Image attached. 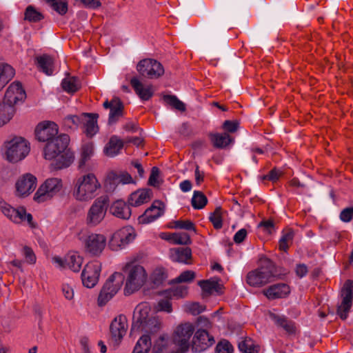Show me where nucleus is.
Returning a JSON list of instances; mask_svg holds the SVG:
<instances>
[{
  "label": "nucleus",
  "mask_w": 353,
  "mask_h": 353,
  "mask_svg": "<svg viewBox=\"0 0 353 353\" xmlns=\"http://www.w3.org/2000/svg\"><path fill=\"white\" fill-rule=\"evenodd\" d=\"M36 64L41 72L47 75H51L54 71L53 59L48 55L43 54L35 58Z\"/></svg>",
  "instance_id": "473e14b6"
},
{
  "label": "nucleus",
  "mask_w": 353,
  "mask_h": 353,
  "mask_svg": "<svg viewBox=\"0 0 353 353\" xmlns=\"http://www.w3.org/2000/svg\"><path fill=\"white\" fill-rule=\"evenodd\" d=\"M0 210L5 216L14 223H19L27 221L30 225H32V216L27 213L23 207L15 209L6 203Z\"/></svg>",
  "instance_id": "f3484780"
},
{
  "label": "nucleus",
  "mask_w": 353,
  "mask_h": 353,
  "mask_svg": "<svg viewBox=\"0 0 353 353\" xmlns=\"http://www.w3.org/2000/svg\"><path fill=\"white\" fill-rule=\"evenodd\" d=\"M110 212L113 216L123 220L129 219L132 214L129 204L121 200L116 201L111 204Z\"/></svg>",
  "instance_id": "cd10ccee"
},
{
  "label": "nucleus",
  "mask_w": 353,
  "mask_h": 353,
  "mask_svg": "<svg viewBox=\"0 0 353 353\" xmlns=\"http://www.w3.org/2000/svg\"><path fill=\"white\" fill-rule=\"evenodd\" d=\"M238 346L242 353H259L260 351V346L250 337L241 338Z\"/></svg>",
  "instance_id": "4c0bfd02"
},
{
  "label": "nucleus",
  "mask_w": 353,
  "mask_h": 353,
  "mask_svg": "<svg viewBox=\"0 0 353 353\" xmlns=\"http://www.w3.org/2000/svg\"><path fill=\"white\" fill-rule=\"evenodd\" d=\"M37 179L31 174H26L21 176L16 183L17 194L26 196L32 193L36 188Z\"/></svg>",
  "instance_id": "b1692460"
},
{
  "label": "nucleus",
  "mask_w": 353,
  "mask_h": 353,
  "mask_svg": "<svg viewBox=\"0 0 353 353\" xmlns=\"http://www.w3.org/2000/svg\"><path fill=\"white\" fill-rule=\"evenodd\" d=\"M108 201L107 196H101L95 199L87 213L86 223L88 225H97L103 220Z\"/></svg>",
  "instance_id": "1a4fd4ad"
},
{
  "label": "nucleus",
  "mask_w": 353,
  "mask_h": 353,
  "mask_svg": "<svg viewBox=\"0 0 353 353\" xmlns=\"http://www.w3.org/2000/svg\"><path fill=\"white\" fill-rule=\"evenodd\" d=\"M125 274L124 294L130 295L139 290L145 283L147 274L143 266L134 262L127 263L123 268Z\"/></svg>",
  "instance_id": "39448f33"
},
{
  "label": "nucleus",
  "mask_w": 353,
  "mask_h": 353,
  "mask_svg": "<svg viewBox=\"0 0 353 353\" xmlns=\"http://www.w3.org/2000/svg\"><path fill=\"white\" fill-rule=\"evenodd\" d=\"M164 212V204L159 201H154L150 207H149L145 212L139 217V222L143 224L153 222Z\"/></svg>",
  "instance_id": "5701e85b"
},
{
  "label": "nucleus",
  "mask_w": 353,
  "mask_h": 353,
  "mask_svg": "<svg viewBox=\"0 0 353 353\" xmlns=\"http://www.w3.org/2000/svg\"><path fill=\"white\" fill-rule=\"evenodd\" d=\"M52 261L59 268H68L74 272H79L83 263V258L75 252H69L63 259L54 256Z\"/></svg>",
  "instance_id": "6ab92c4d"
},
{
  "label": "nucleus",
  "mask_w": 353,
  "mask_h": 353,
  "mask_svg": "<svg viewBox=\"0 0 353 353\" xmlns=\"http://www.w3.org/2000/svg\"><path fill=\"white\" fill-rule=\"evenodd\" d=\"M170 256L174 262L188 264L192 257V251L190 248H175L170 250Z\"/></svg>",
  "instance_id": "2f4dec72"
},
{
  "label": "nucleus",
  "mask_w": 353,
  "mask_h": 353,
  "mask_svg": "<svg viewBox=\"0 0 353 353\" xmlns=\"http://www.w3.org/2000/svg\"><path fill=\"white\" fill-rule=\"evenodd\" d=\"M46 2L61 15H64L68 11L67 0H46Z\"/></svg>",
  "instance_id": "a18cd8bd"
},
{
  "label": "nucleus",
  "mask_w": 353,
  "mask_h": 353,
  "mask_svg": "<svg viewBox=\"0 0 353 353\" xmlns=\"http://www.w3.org/2000/svg\"><path fill=\"white\" fill-rule=\"evenodd\" d=\"M232 345L227 341L219 342L216 347V353H232Z\"/></svg>",
  "instance_id": "6e6d98bb"
},
{
  "label": "nucleus",
  "mask_w": 353,
  "mask_h": 353,
  "mask_svg": "<svg viewBox=\"0 0 353 353\" xmlns=\"http://www.w3.org/2000/svg\"><path fill=\"white\" fill-rule=\"evenodd\" d=\"M23 252L26 262L30 264H34L36 263L37 258L32 248L25 246L23 249Z\"/></svg>",
  "instance_id": "052dcab7"
},
{
  "label": "nucleus",
  "mask_w": 353,
  "mask_h": 353,
  "mask_svg": "<svg viewBox=\"0 0 353 353\" xmlns=\"http://www.w3.org/2000/svg\"><path fill=\"white\" fill-rule=\"evenodd\" d=\"M24 19L30 22L37 23L43 19V15L32 6H28L24 13Z\"/></svg>",
  "instance_id": "c03bdc74"
},
{
  "label": "nucleus",
  "mask_w": 353,
  "mask_h": 353,
  "mask_svg": "<svg viewBox=\"0 0 353 353\" xmlns=\"http://www.w3.org/2000/svg\"><path fill=\"white\" fill-rule=\"evenodd\" d=\"M163 100L167 105L178 111L185 112L186 110L185 104L180 101L175 95H163Z\"/></svg>",
  "instance_id": "79ce46f5"
},
{
  "label": "nucleus",
  "mask_w": 353,
  "mask_h": 353,
  "mask_svg": "<svg viewBox=\"0 0 353 353\" xmlns=\"http://www.w3.org/2000/svg\"><path fill=\"white\" fill-rule=\"evenodd\" d=\"M61 85L63 89L69 93H74L80 88L79 79L75 77H65L63 79Z\"/></svg>",
  "instance_id": "a19ab883"
},
{
  "label": "nucleus",
  "mask_w": 353,
  "mask_h": 353,
  "mask_svg": "<svg viewBox=\"0 0 353 353\" xmlns=\"http://www.w3.org/2000/svg\"><path fill=\"white\" fill-rule=\"evenodd\" d=\"M134 183L130 174L122 172L117 174L114 172H110L105 179V186L108 191H114L118 184H128Z\"/></svg>",
  "instance_id": "a878e982"
},
{
  "label": "nucleus",
  "mask_w": 353,
  "mask_h": 353,
  "mask_svg": "<svg viewBox=\"0 0 353 353\" xmlns=\"http://www.w3.org/2000/svg\"><path fill=\"white\" fill-rule=\"evenodd\" d=\"M167 335H160L154 341V350H155L157 352H162L167 346Z\"/></svg>",
  "instance_id": "5fc2aeb1"
},
{
  "label": "nucleus",
  "mask_w": 353,
  "mask_h": 353,
  "mask_svg": "<svg viewBox=\"0 0 353 353\" xmlns=\"http://www.w3.org/2000/svg\"><path fill=\"white\" fill-rule=\"evenodd\" d=\"M94 152L92 143H87L82 146L81 158L79 160V168H83L86 162L90 159Z\"/></svg>",
  "instance_id": "37998d69"
},
{
  "label": "nucleus",
  "mask_w": 353,
  "mask_h": 353,
  "mask_svg": "<svg viewBox=\"0 0 353 353\" xmlns=\"http://www.w3.org/2000/svg\"><path fill=\"white\" fill-rule=\"evenodd\" d=\"M69 136L65 134L57 135L48 141L44 148V158L48 160L56 159L52 164L54 169L68 168L73 162L74 153L68 148Z\"/></svg>",
  "instance_id": "f257e3e1"
},
{
  "label": "nucleus",
  "mask_w": 353,
  "mask_h": 353,
  "mask_svg": "<svg viewBox=\"0 0 353 353\" xmlns=\"http://www.w3.org/2000/svg\"><path fill=\"white\" fill-rule=\"evenodd\" d=\"M35 134L38 141L47 143L58 135L57 125L50 121L41 123L35 129Z\"/></svg>",
  "instance_id": "412c9836"
},
{
  "label": "nucleus",
  "mask_w": 353,
  "mask_h": 353,
  "mask_svg": "<svg viewBox=\"0 0 353 353\" xmlns=\"http://www.w3.org/2000/svg\"><path fill=\"white\" fill-rule=\"evenodd\" d=\"M137 70L143 77L148 79H158L164 74L162 64L155 59H144L137 65Z\"/></svg>",
  "instance_id": "9b49d317"
},
{
  "label": "nucleus",
  "mask_w": 353,
  "mask_h": 353,
  "mask_svg": "<svg viewBox=\"0 0 353 353\" xmlns=\"http://www.w3.org/2000/svg\"><path fill=\"white\" fill-rule=\"evenodd\" d=\"M290 293V288L285 283L274 284L263 290L264 295L270 300L285 298Z\"/></svg>",
  "instance_id": "bb28decb"
},
{
  "label": "nucleus",
  "mask_w": 353,
  "mask_h": 353,
  "mask_svg": "<svg viewBox=\"0 0 353 353\" xmlns=\"http://www.w3.org/2000/svg\"><path fill=\"white\" fill-rule=\"evenodd\" d=\"M101 188V185L94 173L78 176L74 181L73 196L79 201H89L94 199Z\"/></svg>",
  "instance_id": "7ed1b4c3"
},
{
  "label": "nucleus",
  "mask_w": 353,
  "mask_h": 353,
  "mask_svg": "<svg viewBox=\"0 0 353 353\" xmlns=\"http://www.w3.org/2000/svg\"><path fill=\"white\" fill-rule=\"evenodd\" d=\"M342 301L337 307L336 314L342 320L347 318L353 301V281L347 280L341 290Z\"/></svg>",
  "instance_id": "4468645a"
},
{
  "label": "nucleus",
  "mask_w": 353,
  "mask_h": 353,
  "mask_svg": "<svg viewBox=\"0 0 353 353\" xmlns=\"http://www.w3.org/2000/svg\"><path fill=\"white\" fill-rule=\"evenodd\" d=\"M172 228L196 232L194 224L190 220H177L173 222Z\"/></svg>",
  "instance_id": "603ef678"
},
{
  "label": "nucleus",
  "mask_w": 353,
  "mask_h": 353,
  "mask_svg": "<svg viewBox=\"0 0 353 353\" xmlns=\"http://www.w3.org/2000/svg\"><path fill=\"white\" fill-rule=\"evenodd\" d=\"M88 116L85 117L82 123L83 132L88 137H92L99 131L97 119L99 114L97 113H87Z\"/></svg>",
  "instance_id": "7c9ffc66"
},
{
  "label": "nucleus",
  "mask_w": 353,
  "mask_h": 353,
  "mask_svg": "<svg viewBox=\"0 0 353 353\" xmlns=\"http://www.w3.org/2000/svg\"><path fill=\"white\" fill-rule=\"evenodd\" d=\"M214 338L205 329H199L196 331L192 341L191 349L193 352L201 353L213 345Z\"/></svg>",
  "instance_id": "2eb2a0df"
},
{
  "label": "nucleus",
  "mask_w": 353,
  "mask_h": 353,
  "mask_svg": "<svg viewBox=\"0 0 353 353\" xmlns=\"http://www.w3.org/2000/svg\"><path fill=\"white\" fill-rule=\"evenodd\" d=\"M26 94L19 82H14L8 88L3 101L14 106L19 101H23Z\"/></svg>",
  "instance_id": "4be33fe9"
},
{
  "label": "nucleus",
  "mask_w": 353,
  "mask_h": 353,
  "mask_svg": "<svg viewBox=\"0 0 353 353\" xmlns=\"http://www.w3.org/2000/svg\"><path fill=\"white\" fill-rule=\"evenodd\" d=\"M191 202L194 209H202L207 204L208 199L203 192L194 191Z\"/></svg>",
  "instance_id": "49530a36"
},
{
  "label": "nucleus",
  "mask_w": 353,
  "mask_h": 353,
  "mask_svg": "<svg viewBox=\"0 0 353 353\" xmlns=\"http://www.w3.org/2000/svg\"><path fill=\"white\" fill-rule=\"evenodd\" d=\"M205 309L204 305H200L199 303H192L187 305V310L193 315H197Z\"/></svg>",
  "instance_id": "bf43d9fd"
},
{
  "label": "nucleus",
  "mask_w": 353,
  "mask_h": 353,
  "mask_svg": "<svg viewBox=\"0 0 353 353\" xmlns=\"http://www.w3.org/2000/svg\"><path fill=\"white\" fill-rule=\"evenodd\" d=\"M123 147V141L117 136H112L104 148V153L109 157L117 155Z\"/></svg>",
  "instance_id": "72a5a7b5"
},
{
  "label": "nucleus",
  "mask_w": 353,
  "mask_h": 353,
  "mask_svg": "<svg viewBox=\"0 0 353 353\" xmlns=\"http://www.w3.org/2000/svg\"><path fill=\"white\" fill-rule=\"evenodd\" d=\"M0 210L5 216L14 223H19L27 221L30 225H32V216L27 213L23 207L15 209L6 203Z\"/></svg>",
  "instance_id": "a211bd4d"
},
{
  "label": "nucleus",
  "mask_w": 353,
  "mask_h": 353,
  "mask_svg": "<svg viewBox=\"0 0 353 353\" xmlns=\"http://www.w3.org/2000/svg\"><path fill=\"white\" fill-rule=\"evenodd\" d=\"M134 237V231L132 227H123L112 234L109 241V247L117 251L132 241Z\"/></svg>",
  "instance_id": "f8f14e48"
},
{
  "label": "nucleus",
  "mask_w": 353,
  "mask_h": 353,
  "mask_svg": "<svg viewBox=\"0 0 353 353\" xmlns=\"http://www.w3.org/2000/svg\"><path fill=\"white\" fill-rule=\"evenodd\" d=\"M88 116L87 113H82L81 114L77 115H69L65 118V125L72 128L73 127L77 128L79 125H82V123L85 117Z\"/></svg>",
  "instance_id": "de8ad7c7"
},
{
  "label": "nucleus",
  "mask_w": 353,
  "mask_h": 353,
  "mask_svg": "<svg viewBox=\"0 0 353 353\" xmlns=\"http://www.w3.org/2000/svg\"><path fill=\"white\" fill-rule=\"evenodd\" d=\"M14 74L11 65L0 61V91L14 77Z\"/></svg>",
  "instance_id": "e433bc0d"
},
{
  "label": "nucleus",
  "mask_w": 353,
  "mask_h": 353,
  "mask_svg": "<svg viewBox=\"0 0 353 353\" xmlns=\"http://www.w3.org/2000/svg\"><path fill=\"white\" fill-rule=\"evenodd\" d=\"M101 271V263L94 261L88 263L81 273V280L84 286L94 288L98 283Z\"/></svg>",
  "instance_id": "ddd939ff"
},
{
  "label": "nucleus",
  "mask_w": 353,
  "mask_h": 353,
  "mask_svg": "<svg viewBox=\"0 0 353 353\" xmlns=\"http://www.w3.org/2000/svg\"><path fill=\"white\" fill-rule=\"evenodd\" d=\"M150 307L145 303L138 305L133 314V321L130 334L135 332H143L151 337L161 329L162 323L159 317L150 316Z\"/></svg>",
  "instance_id": "f03ea898"
},
{
  "label": "nucleus",
  "mask_w": 353,
  "mask_h": 353,
  "mask_svg": "<svg viewBox=\"0 0 353 353\" xmlns=\"http://www.w3.org/2000/svg\"><path fill=\"white\" fill-rule=\"evenodd\" d=\"M217 285V282L211 281L210 280H202L199 281V285L201 289L204 292L208 293H210L213 290L216 289Z\"/></svg>",
  "instance_id": "13d9d810"
},
{
  "label": "nucleus",
  "mask_w": 353,
  "mask_h": 353,
  "mask_svg": "<svg viewBox=\"0 0 353 353\" xmlns=\"http://www.w3.org/2000/svg\"><path fill=\"white\" fill-rule=\"evenodd\" d=\"M130 85L134 90L136 94L143 101L149 100L154 94L152 85H148L145 86L137 77L131 79Z\"/></svg>",
  "instance_id": "c756f323"
},
{
  "label": "nucleus",
  "mask_w": 353,
  "mask_h": 353,
  "mask_svg": "<svg viewBox=\"0 0 353 353\" xmlns=\"http://www.w3.org/2000/svg\"><path fill=\"white\" fill-rule=\"evenodd\" d=\"M125 276L120 272L113 273L104 283L98 297L100 306L105 305L121 289Z\"/></svg>",
  "instance_id": "0eeeda50"
},
{
  "label": "nucleus",
  "mask_w": 353,
  "mask_h": 353,
  "mask_svg": "<svg viewBox=\"0 0 353 353\" xmlns=\"http://www.w3.org/2000/svg\"><path fill=\"white\" fill-rule=\"evenodd\" d=\"M294 237V231L289 229L285 233L279 240V249L281 250L286 251L289 247V243L292 242Z\"/></svg>",
  "instance_id": "8fccbe9b"
},
{
  "label": "nucleus",
  "mask_w": 353,
  "mask_h": 353,
  "mask_svg": "<svg viewBox=\"0 0 353 353\" xmlns=\"http://www.w3.org/2000/svg\"><path fill=\"white\" fill-rule=\"evenodd\" d=\"M188 294V287L180 285L176 287L173 291V295L178 297H185Z\"/></svg>",
  "instance_id": "774afa93"
},
{
  "label": "nucleus",
  "mask_w": 353,
  "mask_h": 353,
  "mask_svg": "<svg viewBox=\"0 0 353 353\" xmlns=\"http://www.w3.org/2000/svg\"><path fill=\"white\" fill-rule=\"evenodd\" d=\"M159 169L157 167H153L148 179L149 185L153 187H158L160 184L158 179L159 177Z\"/></svg>",
  "instance_id": "4d7b16f0"
},
{
  "label": "nucleus",
  "mask_w": 353,
  "mask_h": 353,
  "mask_svg": "<svg viewBox=\"0 0 353 353\" xmlns=\"http://www.w3.org/2000/svg\"><path fill=\"white\" fill-rule=\"evenodd\" d=\"M128 327V319L125 315H119L113 319L110 326V330L111 340L114 345L117 346L120 343L126 334Z\"/></svg>",
  "instance_id": "dca6fc26"
},
{
  "label": "nucleus",
  "mask_w": 353,
  "mask_h": 353,
  "mask_svg": "<svg viewBox=\"0 0 353 353\" xmlns=\"http://www.w3.org/2000/svg\"><path fill=\"white\" fill-rule=\"evenodd\" d=\"M62 292L68 300H72L74 298V290L73 288L69 285L65 284L62 286Z\"/></svg>",
  "instance_id": "338daca9"
},
{
  "label": "nucleus",
  "mask_w": 353,
  "mask_h": 353,
  "mask_svg": "<svg viewBox=\"0 0 353 353\" xmlns=\"http://www.w3.org/2000/svg\"><path fill=\"white\" fill-rule=\"evenodd\" d=\"M269 317L276 326L282 327L288 333L291 334L295 332L294 323L285 316L270 312L269 314Z\"/></svg>",
  "instance_id": "f704fd0d"
},
{
  "label": "nucleus",
  "mask_w": 353,
  "mask_h": 353,
  "mask_svg": "<svg viewBox=\"0 0 353 353\" xmlns=\"http://www.w3.org/2000/svg\"><path fill=\"white\" fill-rule=\"evenodd\" d=\"M157 310L170 313L172 311V304L168 299H161L158 302Z\"/></svg>",
  "instance_id": "e2e57ef3"
},
{
  "label": "nucleus",
  "mask_w": 353,
  "mask_h": 353,
  "mask_svg": "<svg viewBox=\"0 0 353 353\" xmlns=\"http://www.w3.org/2000/svg\"><path fill=\"white\" fill-rule=\"evenodd\" d=\"M62 185V181L60 179H48L37 190L34 196V200L38 203L50 200L61 191Z\"/></svg>",
  "instance_id": "9d476101"
},
{
  "label": "nucleus",
  "mask_w": 353,
  "mask_h": 353,
  "mask_svg": "<svg viewBox=\"0 0 353 353\" xmlns=\"http://www.w3.org/2000/svg\"><path fill=\"white\" fill-rule=\"evenodd\" d=\"M15 113L14 106L3 101L0 103V125L8 123Z\"/></svg>",
  "instance_id": "58836bf2"
},
{
  "label": "nucleus",
  "mask_w": 353,
  "mask_h": 353,
  "mask_svg": "<svg viewBox=\"0 0 353 353\" xmlns=\"http://www.w3.org/2000/svg\"><path fill=\"white\" fill-rule=\"evenodd\" d=\"M239 126V123L237 121L226 120L223 123V128L228 132H235Z\"/></svg>",
  "instance_id": "0e129e2a"
},
{
  "label": "nucleus",
  "mask_w": 353,
  "mask_h": 353,
  "mask_svg": "<svg viewBox=\"0 0 353 353\" xmlns=\"http://www.w3.org/2000/svg\"><path fill=\"white\" fill-rule=\"evenodd\" d=\"M6 159L17 163L23 159L30 152L29 143L21 137H15L4 143Z\"/></svg>",
  "instance_id": "423d86ee"
},
{
  "label": "nucleus",
  "mask_w": 353,
  "mask_h": 353,
  "mask_svg": "<svg viewBox=\"0 0 353 353\" xmlns=\"http://www.w3.org/2000/svg\"><path fill=\"white\" fill-rule=\"evenodd\" d=\"M152 196V192L150 189L138 190L130 195L128 203L130 206L138 207L148 202Z\"/></svg>",
  "instance_id": "c85d7f7f"
},
{
  "label": "nucleus",
  "mask_w": 353,
  "mask_h": 353,
  "mask_svg": "<svg viewBox=\"0 0 353 353\" xmlns=\"http://www.w3.org/2000/svg\"><path fill=\"white\" fill-rule=\"evenodd\" d=\"M194 332V327L191 323H184L178 325L174 332L173 343L179 347L177 353H185L190 348V339Z\"/></svg>",
  "instance_id": "6e6552de"
},
{
  "label": "nucleus",
  "mask_w": 353,
  "mask_h": 353,
  "mask_svg": "<svg viewBox=\"0 0 353 353\" xmlns=\"http://www.w3.org/2000/svg\"><path fill=\"white\" fill-rule=\"evenodd\" d=\"M277 275L276 266L273 261L268 258L261 260V265L257 268L248 273L247 283L252 287H262L273 281Z\"/></svg>",
  "instance_id": "20e7f679"
},
{
  "label": "nucleus",
  "mask_w": 353,
  "mask_h": 353,
  "mask_svg": "<svg viewBox=\"0 0 353 353\" xmlns=\"http://www.w3.org/2000/svg\"><path fill=\"white\" fill-rule=\"evenodd\" d=\"M195 278V272L192 270H186L183 272L173 281L175 283L190 282Z\"/></svg>",
  "instance_id": "864d4df0"
},
{
  "label": "nucleus",
  "mask_w": 353,
  "mask_h": 353,
  "mask_svg": "<svg viewBox=\"0 0 353 353\" xmlns=\"http://www.w3.org/2000/svg\"><path fill=\"white\" fill-rule=\"evenodd\" d=\"M172 243L176 245H189L191 243L190 235L186 232L174 233Z\"/></svg>",
  "instance_id": "3c124183"
},
{
  "label": "nucleus",
  "mask_w": 353,
  "mask_h": 353,
  "mask_svg": "<svg viewBox=\"0 0 353 353\" xmlns=\"http://www.w3.org/2000/svg\"><path fill=\"white\" fill-rule=\"evenodd\" d=\"M85 250L94 256H99L106 245V238L103 234H91L85 242Z\"/></svg>",
  "instance_id": "aec40b11"
},
{
  "label": "nucleus",
  "mask_w": 353,
  "mask_h": 353,
  "mask_svg": "<svg viewBox=\"0 0 353 353\" xmlns=\"http://www.w3.org/2000/svg\"><path fill=\"white\" fill-rule=\"evenodd\" d=\"M103 106L105 109L110 110L108 118L109 125L115 123L123 116V105L118 97H114L110 101H105Z\"/></svg>",
  "instance_id": "393cba45"
},
{
  "label": "nucleus",
  "mask_w": 353,
  "mask_h": 353,
  "mask_svg": "<svg viewBox=\"0 0 353 353\" xmlns=\"http://www.w3.org/2000/svg\"><path fill=\"white\" fill-rule=\"evenodd\" d=\"M210 139L213 146L219 149L225 148L234 141L233 138L226 132L210 134Z\"/></svg>",
  "instance_id": "c9c22d12"
},
{
  "label": "nucleus",
  "mask_w": 353,
  "mask_h": 353,
  "mask_svg": "<svg viewBox=\"0 0 353 353\" xmlns=\"http://www.w3.org/2000/svg\"><path fill=\"white\" fill-rule=\"evenodd\" d=\"M222 209L221 207H216L214 211L210 214L209 219L213 224L215 229H221L223 226L222 216H221Z\"/></svg>",
  "instance_id": "09e8293b"
},
{
  "label": "nucleus",
  "mask_w": 353,
  "mask_h": 353,
  "mask_svg": "<svg viewBox=\"0 0 353 353\" xmlns=\"http://www.w3.org/2000/svg\"><path fill=\"white\" fill-rule=\"evenodd\" d=\"M151 347V337L147 334H143L137 342L132 353H148Z\"/></svg>",
  "instance_id": "ea45409f"
},
{
  "label": "nucleus",
  "mask_w": 353,
  "mask_h": 353,
  "mask_svg": "<svg viewBox=\"0 0 353 353\" xmlns=\"http://www.w3.org/2000/svg\"><path fill=\"white\" fill-rule=\"evenodd\" d=\"M339 217L343 222H350L353 218V207H349L343 209L341 212Z\"/></svg>",
  "instance_id": "680f3d73"
},
{
  "label": "nucleus",
  "mask_w": 353,
  "mask_h": 353,
  "mask_svg": "<svg viewBox=\"0 0 353 353\" xmlns=\"http://www.w3.org/2000/svg\"><path fill=\"white\" fill-rule=\"evenodd\" d=\"M248 234V232L245 229L242 228L239 230L234 236V241L236 243H242L245 239L246 238Z\"/></svg>",
  "instance_id": "69168bd1"
}]
</instances>
